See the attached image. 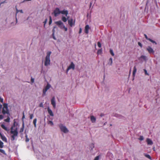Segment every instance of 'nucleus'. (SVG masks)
Listing matches in <instances>:
<instances>
[{"instance_id":"obj_13","label":"nucleus","mask_w":160,"mask_h":160,"mask_svg":"<svg viewBox=\"0 0 160 160\" xmlns=\"http://www.w3.org/2000/svg\"><path fill=\"white\" fill-rule=\"evenodd\" d=\"M48 111L49 115L51 116H54L53 114L51 109L49 108H48Z\"/></svg>"},{"instance_id":"obj_45","label":"nucleus","mask_w":160,"mask_h":160,"mask_svg":"<svg viewBox=\"0 0 160 160\" xmlns=\"http://www.w3.org/2000/svg\"><path fill=\"white\" fill-rule=\"evenodd\" d=\"M63 28L64 29V30L65 31H67V28H66L65 26H63Z\"/></svg>"},{"instance_id":"obj_35","label":"nucleus","mask_w":160,"mask_h":160,"mask_svg":"<svg viewBox=\"0 0 160 160\" xmlns=\"http://www.w3.org/2000/svg\"><path fill=\"white\" fill-rule=\"evenodd\" d=\"M48 124H50L51 126H52L53 125V122L51 121H50L48 123Z\"/></svg>"},{"instance_id":"obj_9","label":"nucleus","mask_w":160,"mask_h":160,"mask_svg":"<svg viewBox=\"0 0 160 160\" xmlns=\"http://www.w3.org/2000/svg\"><path fill=\"white\" fill-rule=\"evenodd\" d=\"M51 104L53 106L54 108L56 107V102L55 101V98L54 97L52 98L51 100Z\"/></svg>"},{"instance_id":"obj_12","label":"nucleus","mask_w":160,"mask_h":160,"mask_svg":"<svg viewBox=\"0 0 160 160\" xmlns=\"http://www.w3.org/2000/svg\"><path fill=\"white\" fill-rule=\"evenodd\" d=\"M61 13L62 14H65L66 17H67L68 14V12L67 10H63L62 11H61Z\"/></svg>"},{"instance_id":"obj_44","label":"nucleus","mask_w":160,"mask_h":160,"mask_svg":"<svg viewBox=\"0 0 160 160\" xmlns=\"http://www.w3.org/2000/svg\"><path fill=\"white\" fill-rule=\"evenodd\" d=\"M33 114H31L30 115V119H32L33 117Z\"/></svg>"},{"instance_id":"obj_40","label":"nucleus","mask_w":160,"mask_h":160,"mask_svg":"<svg viewBox=\"0 0 160 160\" xmlns=\"http://www.w3.org/2000/svg\"><path fill=\"white\" fill-rule=\"evenodd\" d=\"M63 26H65L62 23V25H61L60 26H59V27L61 28V29H63Z\"/></svg>"},{"instance_id":"obj_57","label":"nucleus","mask_w":160,"mask_h":160,"mask_svg":"<svg viewBox=\"0 0 160 160\" xmlns=\"http://www.w3.org/2000/svg\"><path fill=\"white\" fill-rule=\"evenodd\" d=\"M40 107H42V104H40Z\"/></svg>"},{"instance_id":"obj_56","label":"nucleus","mask_w":160,"mask_h":160,"mask_svg":"<svg viewBox=\"0 0 160 160\" xmlns=\"http://www.w3.org/2000/svg\"><path fill=\"white\" fill-rule=\"evenodd\" d=\"M2 108V105H0V110Z\"/></svg>"},{"instance_id":"obj_16","label":"nucleus","mask_w":160,"mask_h":160,"mask_svg":"<svg viewBox=\"0 0 160 160\" xmlns=\"http://www.w3.org/2000/svg\"><path fill=\"white\" fill-rule=\"evenodd\" d=\"M136 71H137L136 67L135 66L133 68V72H132V75H133V77H135Z\"/></svg>"},{"instance_id":"obj_55","label":"nucleus","mask_w":160,"mask_h":160,"mask_svg":"<svg viewBox=\"0 0 160 160\" xmlns=\"http://www.w3.org/2000/svg\"><path fill=\"white\" fill-rule=\"evenodd\" d=\"M53 35V38L54 39L56 40V38H55V36H54V35Z\"/></svg>"},{"instance_id":"obj_27","label":"nucleus","mask_w":160,"mask_h":160,"mask_svg":"<svg viewBox=\"0 0 160 160\" xmlns=\"http://www.w3.org/2000/svg\"><path fill=\"white\" fill-rule=\"evenodd\" d=\"M140 58H141L142 59L144 60H146V57L144 55H142L140 57Z\"/></svg>"},{"instance_id":"obj_4","label":"nucleus","mask_w":160,"mask_h":160,"mask_svg":"<svg viewBox=\"0 0 160 160\" xmlns=\"http://www.w3.org/2000/svg\"><path fill=\"white\" fill-rule=\"evenodd\" d=\"M59 127L60 128L61 131L65 133H67L68 132V130L66 127L64 126L62 124H59Z\"/></svg>"},{"instance_id":"obj_18","label":"nucleus","mask_w":160,"mask_h":160,"mask_svg":"<svg viewBox=\"0 0 160 160\" xmlns=\"http://www.w3.org/2000/svg\"><path fill=\"white\" fill-rule=\"evenodd\" d=\"M0 136L1 139L3 141L6 142H7V139L5 136H3L1 134Z\"/></svg>"},{"instance_id":"obj_47","label":"nucleus","mask_w":160,"mask_h":160,"mask_svg":"<svg viewBox=\"0 0 160 160\" xmlns=\"http://www.w3.org/2000/svg\"><path fill=\"white\" fill-rule=\"evenodd\" d=\"M144 36L145 37V38H146L147 40H148V39H150L149 38H148V37H147V35L146 34H144Z\"/></svg>"},{"instance_id":"obj_52","label":"nucleus","mask_w":160,"mask_h":160,"mask_svg":"<svg viewBox=\"0 0 160 160\" xmlns=\"http://www.w3.org/2000/svg\"><path fill=\"white\" fill-rule=\"evenodd\" d=\"M25 118V115H24V112H23V116H22V119L23 120V119ZM23 121V120H22Z\"/></svg>"},{"instance_id":"obj_46","label":"nucleus","mask_w":160,"mask_h":160,"mask_svg":"<svg viewBox=\"0 0 160 160\" xmlns=\"http://www.w3.org/2000/svg\"><path fill=\"white\" fill-rule=\"evenodd\" d=\"M138 45H139L141 48L142 47V45L140 42H138Z\"/></svg>"},{"instance_id":"obj_36","label":"nucleus","mask_w":160,"mask_h":160,"mask_svg":"<svg viewBox=\"0 0 160 160\" xmlns=\"http://www.w3.org/2000/svg\"><path fill=\"white\" fill-rule=\"evenodd\" d=\"M0 152L3 154H5V151L2 149H0Z\"/></svg>"},{"instance_id":"obj_19","label":"nucleus","mask_w":160,"mask_h":160,"mask_svg":"<svg viewBox=\"0 0 160 160\" xmlns=\"http://www.w3.org/2000/svg\"><path fill=\"white\" fill-rule=\"evenodd\" d=\"M1 127L3 129H4L5 131H8V129L4 124H2L1 125Z\"/></svg>"},{"instance_id":"obj_15","label":"nucleus","mask_w":160,"mask_h":160,"mask_svg":"<svg viewBox=\"0 0 160 160\" xmlns=\"http://www.w3.org/2000/svg\"><path fill=\"white\" fill-rule=\"evenodd\" d=\"M91 120L92 122L94 123L96 121V118L93 116H92L90 117Z\"/></svg>"},{"instance_id":"obj_49","label":"nucleus","mask_w":160,"mask_h":160,"mask_svg":"<svg viewBox=\"0 0 160 160\" xmlns=\"http://www.w3.org/2000/svg\"><path fill=\"white\" fill-rule=\"evenodd\" d=\"M3 118V116L2 115H0V119H2Z\"/></svg>"},{"instance_id":"obj_2","label":"nucleus","mask_w":160,"mask_h":160,"mask_svg":"<svg viewBox=\"0 0 160 160\" xmlns=\"http://www.w3.org/2000/svg\"><path fill=\"white\" fill-rule=\"evenodd\" d=\"M51 52L50 51H48L47 53V55L45 58L44 61V65L48 66L50 64V57Z\"/></svg>"},{"instance_id":"obj_53","label":"nucleus","mask_w":160,"mask_h":160,"mask_svg":"<svg viewBox=\"0 0 160 160\" xmlns=\"http://www.w3.org/2000/svg\"><path fill=\"white\" fill-rule=\"evenodd\" d=\"M104 116V114L103 113H102L100 115V116L101 117H102L103 116Z\"/></svg>"},{"instance_id":"obj_37","label":"nucleus","mask_w":160,"mask_h":160,"mask_svg":"<svg viewBox=\"0 0 160 160\" xmlns=\"http://www.w3.org/2000/svg\"><path fill=\"white\" fill-rule=\"evenodd\" d=\"M47 19H46L45 20V21H44V22H43V23H44V27H45V24L47 22Z\"/></svg>"},{"instance_id":"obj_21","label":"nucleus","mask_w":160,"mask_h":160,"mask_svg":"<svg viewBox=\"0 0 160 160\" xmlns=\"http://www.w3.org/2000/svg\"><path fill=\"white\" fill-rule=\"evenodd\" d=\"M24 128V122H23L22 127L20 128V132L21 133L23 131Z\"/></svg>"},{"instance_id":"obj_34","label":"nucleus","mask_w":160,"mask_h":160,"mask_svg":"<svg viewBox=\"0 0 160 160\" xmlns=\"http://www.w3.org/2000/svg\"><path fill=\"white\" fill-rule=\"evenodd\" d=\"M3 143L1 141H0V148H2L3 147Z\"/></svg>"},{"instance_id":"obj_28","label":"nucleus","mask_w":160,"mask_h":160,"mask_svg":"<svg viewBox=\"0 0 160 160\" xmlns=\"http://www.w3.org/2000/svg\"><path fill=\"white\" fill-rule=\"evenodd\" d=\"M16 14L18 13L19 12H20L21 13H23V11L22 10H18L17 8H16Z\"/></svg>"},{"instance_id":"obj_20","label":"nucleus","mask_w":160,"mask_h":160,"mask_svg":"<svg viewBox=\"0 0 160 160\" xmlns=\"http://www.w3.org/2000/svg\"><path fill=\"white\" fill-rule=\"evenodd\" d=\"M63 23L61 21H57L55 22V23L58 26H60L61 25H62V24Z\"/></svg>"},{"instance_id":"obj_30","label":"nucleus","mask_w":160,"mask_h":160,"mask_svg":"<svg viewBox=\"0 0 160 160\" xmlns=\"http://www.w3.org/2000/svg\"><path fill=\"white\" fill-rule=\"evenodd\" d=\"M10 118L8 117L7 119L4 120V121L6 122H9L10 121Z\"/></svg>"},{"instance_id":"obj_11","label":"nucleus","mask_w":160,"mask_h":160,"mask_svg":"<svg viewBox=\"0 0 160 160\" xmlns=\"http://www.w3.org/2000/svg\"><path fill=\"white\" fill-rule=\"evenodd\" d=\"M90 29V28L88 25H86L85 28V32L86 34H88V31Z\"/></svg>"},{"instance_id":"obj_23","label":"nucleus","mask_w":160,"mask_h":160,"mask_svg":"<svg viewBox=\"0 0 160 160\" xmlns=\"http://www.w3.org/2000/svg\"><path fill=\"white\" fill-rule=\"evenodd\" d=\"M144 155L145 157H147V158H148V159L151 160L152 158L151 157V156L149 155L146 154H144Z\"/></svg>"},{"instance_id":"obj_59","label":"nucleus","mask_w":160,"mask_h":160,"mask_svg":"<svg viewBox=\"0 0 160 160\" xmlns=\"http://www.w3.org/2000/svg\"><path fill=\"white\" fill-rule=\"evenodd\" d=\"M118 160H119V159H118Z\"/></svg>"},{"instance_id":"obj_25","label":"nucleus","mask_w":160,"mask_h":160,"mask_svg":"<svg viewBox=\"0 0 160 160\" xmlns=\"http://www.w3.org/2000/svg\"><path fill=\"white\" fill-rule=\"evenodd\" d=\"M102 49H99L98 50V51H97V54L98 55L101 54H102Z\"/></svg>"},{"instance_id":"obj_38","label":"nucleus","mask_w":160,"mask_h":160,"mask_svg":"<svg viewBox=\"0 0 160 160\" xmlns=\"http://www.w3.org/2000/svg\"><path fill=\"white\" fill-rule=\"evenodd\" d=\"M97 44H98V46L99 48H100L101 47V45L100 42H98Z\"/></svg>"},{"instance_id":"obj_31","label":"nucleus","mask_w":160,"mask_h":160,"mask_svg":"<svg viewBox=\"0 0 160 160\" xmlns=\"http://www.w3.org/2000/svg\"><path fill=\"white\" fill-rule=\"evenodd\" d=\"M110 52L112 55V56H114V54L112 50L110 49Z\"/></svg>"},{"instance_id":"obj_6","label":"nucleus","mask_w":160,"mask_h":160,"mask_svg":"<svg viewBox=\"0 0 160 160\" xmlns=\"http://www.w3.org/2000/svg\"><path fill=\"white\" fill-rule=\"evenodd\" d=\"M60 12L61 11H60L59 9L57 8H55L52 14H53L54 16L55 17H56L61 13Z\"/></svg>"},{"instance_id":"obj_42","label":"nucleus","mask_w":160,"mask_h":160,"mask_svg":"<svg viewBox=\"0 0 160 160\" xmlns=\"http://www.w3.org/2000/svg\"><path fill=\"white\" fill-rule=\"evenodd\" d=\"M144 72H145V74L146 75H148L149 74H148L147 73V70L144 69Z\"/></svg>"},{"instance_id":"obj_7","label":"nucleus","mask_w":160,"mask_h":160,"mask_svg":"<svg viewBox=\"0 0 160 160\" xmlns=\"http://www.w3.org/2000/svg\"><path fill=\"white\" fill-rule=\"evenodd\" d=\"M75 65L72 62L71 63L70 65L67 69L66 73H67L68 71L70 69H72L73 70H74L75 69Z\"/></svg>"},{"instance_id":"obj_10","label":"nucleus","mask_w":160,"mask_h":160,"mask_svg":"<svg viewBox=\"0 0 160 160\" xmlns=\"http://www.w3.org/2000/svg\"><path fill=\"white\" fill-rule=\"evenodd\" d=\"M73 20L71 18L68 20V23L71 27H72L74 25L75 22H73Z\"/></svg>"},{"instance_id":"obj_24","label":"nucleus","mask_w":160,"mask_h":160,"mask_svg":"<svg viewBox=\"0 0 160 160\" xmlns=\"http://www.w3.org/2000/svg\"><path fill=\"white\" fill-rule=\"evenodd\" d=\"M18 125V123H16V122L15 121V120H14V122L13 125L11 127H13V128H15V126H16Z\"/></svg>"},{"instance_id":"obj_29","label":"nucleus","mask_w":160,"mask_h":160,"mask_svg":"<svg viewBox=\"0 0 160 160\" xmlns=\"http://www.w3.org/2000/svg\"><path fill=\"white\" fill-rule=\"evenodd\" d=\"M148 40H149L151 42H152L155 43V44H157V43L154 41L152 40V39H151L150 38L148 39Z\"/></svg>"},{"instance_id":"obj_43","label":"nucleus","mask_w":160,"mask_h":160,"mask_svg":"<svg viewBox=\"0 0 160 160\" xmlns=\"http://www.w3.org/2000/svg\"><path fill=\"white\" fill-rule=\"evenodd\" d=\"M99 159V156H96L94 159V160H98Z\"/></svg>"},{"instance_id":"obj_14","label":"nucleus","mask_w":160,"mask_h":160,"mask_svg":"<svg viewBox=\"0 0 160 160\" xmlns=\"http://www.w3.org/2000/svg\"><path fill=\"white\" fill-rule=\"evenodd\" d=\"M146 141L148 145H152L153 144L152 141L149 138H147Z\"/></svg>"},{"instance_id":"obj_33","label":"nucleus","mask_w":160,"mask_h":160,"mask_svg":"<svg viewBox=\"0 0 160 160\" xmlns=\"http://www.w3.org/2000/svg\"><path fill=\"white\" fill-rule=\"evenodd\" d=\"M49 18H49V25H50L52 22V21L51 17V16L49 17Z\"/></svg>"},{"instance_id":"obj_39","label":"nucleus","mask_w":160,"mask_h":160,"mask_svg":"<svg viewBox=\"0 0 160 160\" xmlns=\"http://www.w3.org/2000/svg\"><path fill=\"white\" fill-rule=\"evenodd\" d=\"M144 138L142 136H140L139 138V139L141 141H142L143 140Z\"/></svg>"},{"instance_id":"obj_32","label":"nucleus","mask_w":160,"mask_h":160,"mask_svg":"<svg viewBox=\"0 0 160 160\" xmlns=\"http://www.w3.org/2000/svg\"><path fill=\"white\" fill-rule=\"evenodd\" d=\"M25 137H26V140H25L26 142H29V139L28 138V136L27 135H25Z\"/></svg>"},{"instance_id":"obj_5","label":"nucleus","mask_w":160,"mask_h":160,"mask_svg":"<svg viewBox=\"0 0 160 160\" xmlns=\"http://www.w3.org/2000/svg\"><path fill=\"white\" fill-rule=\"evenodd\" d=\"M51 85L49 84L48 83L46 87L43 90L42 96H44L46 94V92L47 90L51 87Z\"/></svg>"},{"instance_id":"obj_1","label":"nucleus","mask_w":160,"mask_h":160,"mask_svg":"<svg viewBox=\"0 0 160 160\" xmlns=\"http://www.w3.org/2000/svg\"><path fill=\"white\" fill-rule=\"evenodd\" d=\"M10 133L12 134L11 136V140L14 141L15 139V137H17L18 135V128L16 127L15 129L13 130V127H11Z\"/></svg>"},{"instance_id":"obj_58","label":"nucleus","mask_w":160,"mask_h":160,"mask_svg":"<svg viewBox=\"0 0 160 160\" xmlns=\"http://www.w3.org/2000/svg\"><path fill=\"white\" fill-rule=\"evenodd\" d=\"M110 125L111 126H112V124H111Z\"/></svg>"},{"instance_id":"obj_50","label":"nucleus","mask_w":160,"mask_h":160,"mask_svg":"<svg viewBox=\"0 0 160 160\" xmlns=\"http://www.w3.org/2000/svg\"><path fill=\"white\" fill-rule=\"evenodd\" d=\"M82 28H80L79 29V33H81L82 32Z\"/></svg>"},{"instance_id":"obj_22","label":"nucleus","mask_w":160,"mask_h":160,"mask_svg":"<svg viewBox=\"0 0 160 160\" xmlns=\"http://www.w3.org/2000/svg\"><path fill=\"white\" fill-rule=\"evenodd\" d=\"M37 121V118H35L33 120V123L34 124V127L35 128H36V122Z\"/></svg>"},{"instance_id":"obj_54","label":"nucleus","mask_w":160,"mask_h":160,"mask_svg":"<svg viewBox=\"0 0 160 160\" xmlns=\"http://www.w3.org/2000/svg\"><path fill=\"white\" fill-rule=\"evenodd\" d=\"M31 0H24L22 2H26V1H31Z\"/></svg>"},{"instance_id":"obj_26","label":"nucleus","mask_w":160,"mask_h":160,"mask_svg":"<svg viewBox=\"0 0 160 160\" xmlns=\"http://www.w3.org/2000/svg\"><path fill=\"white\" fill-rule=\"evenodd\" d=\"M112 58H110L109 60V62H108V64L111 65L112 63Z\"/></svg>"},{"instance_id":"obj_17","label":"nucleus","mask_w":160,"mask_h":160,"mask_svg":"<svg viewBox=\"0 0 160 160\" xmlns=\"http://www.w3.org/2000/svg\"><path fill=\"white\" fill-rule=\"evenodd\" d=\"M69 18V17H67V18H66L65 17L62 16V20L64 22H66L67 19H68Z\"/></svg>"},{"instance_id":"obj_41","label":"nucleus","mask_w":160,"mask_h":160,"mask_svg":"<svg viewBox=\"0 0 160 160\" xmlns=\"http://www.w3.org/2000/svg\"><path fill=\"white\" fill-rule=\"evenodd\" d=\"M55 28H56V26H54V27H53V29H52V32H53V34H52V35H54V32H55Z\"/></svg>"},{"instance_id":"obj_8","label":"nucleus","mask_w":160,"mask_h":160,"mask_svg":"<svg viewBox=\"0 0 160 160\" xmlns=\"http://www.w3.org/2000/svg\"><path fill=\"white\" fill-rule=\"evenodd\" d=\"M147 50L150 54H153L154 52V51L153 49L150 46H148V48H147Z\"/></svg>"},{"instance_id":"obj_48","label":"nucleus","mask_w":160,"mask_h":160,"mask_svg":"<svg viewBox=\"0 0 160 160\" xmlns=\"http://www.w3.org/2000/svg\"><path fill=\"white\" fill-rule=\"evenodd\" d=\"M31 81L32 83H33L34 82V79L32 78H31Z\"/></svg>"},{"instance_id":"obj_51","label":"nucleus","mask_w":160,"mask_h":160,"mask_svg":"<svg viewBox=\"0 0 160 160\" xmlns=\"http://www.w3.org/2000/svg\"><path fill=\"white\" fill-rule=\"evenodd\" d=\"M0 102H3V99L1 98H0Z\"/></svg>"},{"instance_id":"obj_3","label":"nucleus","mask_w":160,"mask_h":160,"mask_svg":"<svg viewBox=\"0 0 160 160\" xmlns=\"http://www.w3.org/2000/svg\"><path fill=\"white\" fill-rule=\"evenodd\" d=\"M3 108L2 111L3 114L9 113V111L8 108V104L7 103H4L3 104Z\"/></svg>"}]
</instances>
